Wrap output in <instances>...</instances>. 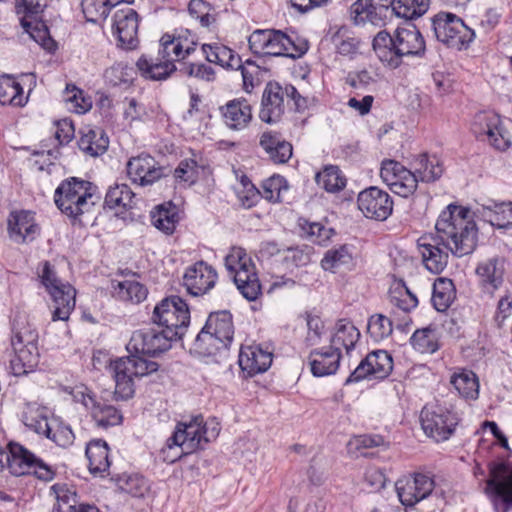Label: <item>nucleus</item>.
I'll return each mask as SVG.
<instances>
[{
  "label": "nucleus",
  "mask_w": 512,
  "mask_h": 512,
  "mask_svg": "<svg viewBox=\"0 0 512 512\" xmlns=\"http://www.w3.org/2000/svg\"><path fill=\"white\" fill-rule=\"evenodd\" d=\"M469 214V209L449 204L436 221L435 234L418 239V248L427 270L441 273L448 264L449 252L462 257L474 251L478 230Z\"/></svg>",
  "instance_id": "f257e3e1"
},
{
  "label": "nucleus",
  "mask_w": 512,
  "mask_h": 512,
  "mask_svg": "<svg viewBox=\"0 0 512 512\" xmlns=\"http://www.w3.org/2000/svg\"><path fill=\"white\" fill-rule=\"evenodd\" d=\"M176 341L161 328H144L133 332L126 348L127 357L118 358L110 363L115 380L116 399L127 400L134 394V378L156 372L159 365L140 355L157 356L171 348Z\"/></svg>",
  "instance_id": "f03ea898"
},
{
  "label": "nucleus",
  "mask_w": 512,
  "mask_h": 512,
  "mask_svg": "<svg viewBox=\"0 0 512 512\" xmlns=\"http://www.w3.org/2000/svg\"><path fill=\"white\" fill-rule=\"evenodd\" d=\"M99 200L97 186L79 177L62 180L54 192L56 207L74 226L83 225V216L91 213Z\"/></svg>",
  "instance_id": "7ed1b4c3"
},
{
  "label": "nucleus",
  "mask_w": 512,
  "mask_h": 512,
  "mask_svg": "<svg viewBox=\"0 0 512 512\" xmlns=\"http://www.w3.org/2000/svg\"><path fill=\"white\" fill-rule=\"evenodd\" d=\"M373 50L381 62L396 68L404 56H422L425 52V40L411 22L398 27L393 35L383 30L373 39Z\"/></svg>",
  "instance_id": "20e7f679"
},
{
  "label": "nucleus",
  "mask_w": 512,
  "mask_h": 512,
  "mask_svg": "<svg viewBox=\"0 0 512 512\" xmlns=\"http://www.w3.org/2000/svg\"><path fill=\"white\" fill-rule=\"evenodd\" d=\"M38 332L25 319L15 318L11 345L15 353L11 366L15 375L27 374L38 364Z\"/></svg>",
  "instance_id": "39448f33"
},
{
  "label": "nucleus",
  "mask_w": 512,
  "mask_h": 512,
  "mask_svg": "<svg viewBox=\"0 0 512 512\" xmlns=\"http://www.w3.org/2000/svg\"><path fill=\"white\" fill-rule=\"evenodd\" d=\"M221 430L216 419L204 422L203 416L192 417L188 422H179L169 437L171 445H180L185 454L203 449L204 446L217 438Z\"/></svg>",
  "instance_id": "423d86ee"
},
{
  "label": "nucleus",
  "mask_w": 512,
  "mask_h": 512,
  "mask_svg": "<svg viewBox=\"0 0 512 512\" xmlns=\"http://www.w3.org/2000/svg\"><path fill=\"white\" fill-rule=\"evenodd\" d=\"M9 451L0 446V470L7 467L11 474L21 476L33 473L38 479L51 481L55 470L42 459L18 443H10Z\"/></svg>",
  "instance_id": "0eeeda50"
},
{
  "label": "nucleus",
  "mask_w": 512,
  "mask_h": 512,
  "mask_svg": "<svg viewBox=\"0 0 512 512\" xmlns=\"http://www.w3.org/2000/svg\"><path fill=\"white\" fill-rule=\"evenodd\" d=\"M151 320L170 337L181 340L190 324L188 304L179 296L166 297L155 305Z\"/></svg>",
  "instance_id": "6e6552de"
},
{
  "label": "nucleus",
  "mask_w": 512,
  "mask_h": 512,
  "mask_svg": "<svg viewBox=\"0 0 512 512\" xmlns=\"http://www.w3.org/2000/svg\"><path fill=\"white\" fill-rule=\"evenodd\" d=\"M39 277L52 299V321H67L75 308V288L59 279L48 261L43 262Z\"/></svg>",
  "instance_id": "1a4fd4ad"
},
{
  "label": "nucleus",
  "mask_w": 512,
  "mask_h": 512,
  "mask_svg": "<svg viewBox=\"0 0 512 512\" xmlns=\"http://www.w3.org/2000/svg\"><path fill=\"white\" fill-rule=\"evenodd\" d=\"M225 266L233 274L234 283L245 299L255 301L261 295V284L255 266L243 248H231L225 257Z\"/></svg>",
  "instance_id": "9d476101"
},
{
  "label": "nucleus",
  "mask_w": 512,
  "mask_h": 512,
  "mask_svg": "<svg viewBox=\"0 0 512 512\" xmlns=\"http://www.w3.org/2000/svg\"><path fill=\"white\" fill-rule=\"evenodd\" d=\"M484 492L497 512L512 509V464L508 462H490L489 478Z\"/></svg>",
  "instance_id": "9b49d317"
},
{
  "label": "nucleus",
  "mask_w": 512,
  "mask_h": 512,
  "mask_svg": "<svg viewBox=\"0 0 512 512\" xmlns=\"http://www.w3.org/2000/svg\"><path fill=\"white\" fill-rule=\"evenodd\" d=\"M431 28L436 39L449 47L462 49L475 38V32L457 15L439 12L431 19Z\"/></svg>",
  "instance_id": "f8f14e48"
},
{
  "label": "nucleus",
  "mask_w": 512,
  "mask_h": 512,
  "mask_svg": "<svg viewBox=\"0 0 512 512\" xmlns=\"http://www.w3.org/2000/svg\"><path fill=\"white\" fill-rule=\"evenodd\" d=\"M420 422L424 433L436 442L449 439L459 422L456 412L439 403L423 407Z\"/></svg>",
  "instance_id": "ddd939ff"
},
{
  "label": "nucleus",
  "mask_w": 512,
  "mask_h": 512,
  "mask_svg": "<svg viewBox=\"0 0 512 512\" xmlns=\"http://www.w3.org/2000/svg\"><path fill=\"white\" fill-rule=\"evenodd\" d=\"M471 131L476 138L486 141L498 151H505L511 146L509 132L504 127L501 117L494 111H480L474 115Z\"/></svg>",
  "instance_id": "4468645a"
},
{
  "label": "nucleus",
  "mask_w": 512,
  "mask_h": 512,
  "mask_svg": "<svg viewBox=\"0 0 512 512\" xmlns=\"http://www.w3.org/2000/svg\"><path fill=\"white\" fill-rule=\"evenodd\" d=\"M139 15L130 8L117 9L112 16V32L119 46L125 49H135L138 39Z\"/></svg>",
  "instance_id": "2eb2a0df"
},
{
  "label": "nucleus",
  "mask_w": 512,
  "mask_h": 512,
  "mask_svg": "<svg viewBox=\"0 0 512 512\" xmlns=\"http://www.w3.org/2000/svg\"><path fill=\"white\" fill-rule=\"evenodd\" d=\"M357 204L365 217L378 221L386 220L393 211V200L390 195L376 186L361 191Z\"/></svg>",
  "instance_id": "dca6fc26"
},
{
  "label": "nucleus",
  "mask_w": 512,
  "mask_h": 512,
  "mask_svg": "<svg viewBox=\"0 0 512 512\" xmlns=\"http://www.w3.org/2000/svg\"><path fill=\"white\" fill-rule=\"evenodd\" d=\"M127 173L133 183L149 186L168 175L167 168L160 166L154 157L141 154L127 163Z\"/></svg>",
  "instance_id": "f3484780"
},
{
  "label": "nucleus",
  "mask_w": 512,
  "mask_h": 512,
  "mask_svg": "<svg viewBox=\"0 0 512 512\" xmlns=\"http://www.w3.org/2000/svg\"><path fill=\"white\" fill-rule=\"evenodd\" d=\"M74 397L90 410L98 427L108 428L121 424L123 417L120 411L112 405L98 401L87 388L83 391H77Z\"/></svg>",
  "instance_id": "a211bd4d"
},
{
  "label": "nucleus",
  "mask_w": 512,
  "mask_h": 512,
  "mask_svg": "<svg viewBox=\"0 0 512 512\" xmlns=\"http://www.w3.org/2000/svg\"><path fill=\"white\" fill-rule=\"evenodd\" d=\"M217 272L204 261L188 267L183 276V284L192 296L207 293L216 283Z\"/></svg>",
  "instance_id": "6ab92c4d"
},
{
  "label": "nucleus",
  "mask_w": 512,
  "mask_h": 512,
  "mask_svg": "<svg viewBox=\"0 0 512 512\" xmlns=\"http://www.w3.org/2000/svg\"><path fill=\"white\" fill-rule=\"evenodd\" d=\"M308 48L307 40L299 37L293 38L281 30L271 29V37L266 55L297 59L302 57L308 51Z\"/></svg>",
  "instance_id": "aec40b11"
},
{
  "label": "nucleus",
  "mask_w": 512,
  "mask_h": 512,
  "mask_svg": "<svg viewBox=\"0 0 512 512\" xmlns=\"http://www.w3.org/2000/svg\"><path fill=\"white\" fill-rule=\"evenodd\" d=\"M7 222L9 237L19 244L32 242L40 232L34 213L30 211H13Z\"/></svg>",
  "instance_id": "412c9836"
},
{
  "label": "nucleus",
  "mask_w": 512,
  "mask_h": 512,
  "mask_svg": "<svg viewBox=\"0 0 512 512\" xmlns=\"http://www.w3.org/2000/svg\"><path fill=\"white\" fill-rule=\"evenodd\" d=\"M283 88L275 82L267 83L261 100L259 118L268 124L277 123L284 114Z\"/></svg>",
  "instance_id": "4be33fe9"
},
{
  "label": "nucleus",
  "mask_w": 512,
  "mask_h": 512,
  "mask_svg": "<svg viewBox=\"0 0 512 512\" xmlns=\"http://www.w3.org/2000/svg\"><path fill=\"white\" fill-rule=\"evenodd\" d=\"M273 354L261 345L242 346L239 353V366L248 376L263 373L272 364Z\"/></svg>",
  "instance_id": "5701e85b"
},
{
  "label": "nucleus",
  "mask_w": 512,
  "mask_h": 512,
  "mask_svg": "<svg viewBox=\"0 0 512 512\" xmlns=\"http://www.w3.org/2000/svg\"><path fill=\"white\" fill-rule=\"evenodd\" d=\"M224 124L231 130L246 128L252 121V107L247 99L241 97L228 101L219 108Z\"/></svg>",
  "instance_id": "b1692460"
},
{
  "label": "nucleus",
  "mask_w": 512,
  "mask_h": 512,
  "mask_svg": "<svg viewBox=\"0 0 512 512\" xmlns=\"http://www.w3.org/2000/svg\"><path fill=\"white\" fill-rule=\"evenodd\" d=\"M311 373L324 377L336 373L341 360L339 348L323 347L311 350L308 356Z\"/></svg>",
  "instance_id": "393cba45"
},
{
  "label": "nucleus",
  "mask_w": 512,
  "mask_h": 512,
  "mask_svg": "<svg viewBox=\"0 0 512 512\" xmlns=\"http://www.w3.org/2000/svg\"><path fill=\"white\" fill-rule=\"evenodd\" d=\"M504 273L505 260L500 257L482 261L476 268L480 286L484 292L491 295L502 285Z\"/></svg>",
  "instance_id": "a878e982"
},
{
  "label": "nucleus",
  "mask_w": 512,
  "mask_h": 512,
  "mask_svg": "<svg viewBox=\"0 0 512 512\" xmlns=\"http://www.w3.org/2000/svg\"><path fill=\"white\" fill-rule=\"evenodd\" d=\"M136 66L143 77L154 81L166 80L172 73L179 71V67L175 63L159 55L155 58L141 56L137 60Z\"/></svg>",
  "instance_id": "bb28decb"
},
{
  "label": "nucleus",
  "mask_w": 512,
  "mask_h": 512,
  "mask_svg": "<svg viewBox=\"0 0 512 512\" xmlns=\"http://www.w3.org/2000/svg\"><path fill=\"white\" fill-rule=\"evenodd\" d=\"M206 329H209L224 345V349H227L234 336L232 314L228 310L210 313L206 320Z\"/></svg>",
  "instance_id": "cd10ccee"
},
{
  "label": "nucleus",
  "mask_w": 512,
  "mask_h": 512,
  "mask_svg": "<svg viewBox=\"0 0 512 512\" xmlns=\"http://www.w3.org/2000/svg\"><path fill=\"white\" fill-rule=\"evenodd\" d=\"M477 214L484 221L499 229L512 226V202L496 203L489 200L487 204H483L480 209H477Z\"/></svg>",
  "instance_id": "c85d7f7f"
},
{
  "label": "nucleus",
  "mask_w": 512,
  "mask_h": 512,
  "mask_svg": "<svg viewBox=\"0 0 512 512\" xmlns=\"http://www.w3.org/2000/svg\"><path fill=\"white\" fill-rule=\"evenodd\" d=\"M402 173L408 176L406 179L405 188L402 185H395V189L398 190V195L404 198L412 195L417 189L416 175L412 171L406 169L401 163L395 160H384L380 169V177L383 181H392L395 179V175Z\"/></svg>",
  "instance_id": "c756f323"
},
{
  "label": "nucleus",
  "mask_w": 512,
  "mask_h": 512,
  "mask_svg": "<svg viewBox=\"0 0 512 512\" xmlns=\"http://www.w3.org/2000/svg\"><path fill=\"white\" fill-rule=\"evenodd\" d=\"M78 146L85 154L96 157L104 154L109 147V138L100 128L85 127L79 132Z\"/></svg>",
  "instance_id": "7c9ffc66"
},
{
  "label": "nucleus",
  "mask_w": 512,
  "mask_h": 512,
  "mask_svg": "<svg viewBox=\"0 0 512 512\" xmlns=\"http://www.w3.org/2000/svg\"><path fill=\"white\" fill-rule=\"evenodd\" d=\"M202 50L206 60L210 63L218 64L225 69L236 70L242 67V59L229 47L222 44H204Z\"/></svg>",
  "instance_id": "2f4dec72"
},
{
  "label": "nucleus",
  "mask_w": 512,
  "mask_h": 512,
  "mask_svg": "<svg viewBox=\"0 0 512 512\" xmlns=\"http://www.w3.org/2000/svg\"><path fill=\"white\" fill-rule=\"evenodd\" d=\"M86 457L89 461V470L94 475H102L110 467L109 448L104 440H92L87 444Z\"/></svg>",
  "instance_id": "473e14b6"
},
{
  "label": "nucleus",
  "mask_w": 512,
  "mask_h": 512,
  "mask_svg": "<svg viewBox=\"0 0 512 512\" xmlns=\"http://www.w3.org/2000/svg\"><path fill=\"white\" fill-rule=\"evenodd\" d=\"M360 338V332L355 325L347 320L340 319L335 325V332L330 338L331 348H339L343 346L346 353L349 354L352 351Z\"/></svg>",
  "instance_id": "72a5a7b5"
},
{
  "label": "nucleus",
  "mask_w": 512,
  "mask_h": 512,
  "mask_svg": "<svg viewBox=\"0 0 512 512\" xmlns=\"http://www.w3.org/2000/svg\"><path fill=\"white\" fill-rule=\"evenodd\" d=\"M192 45L184 46L180 37L164 34L160 39L158 55L164 59L180 62L194 52Z\"/></svg>",
  "instance_id": "f704fd0d"
},
{
  "label": "nucleus",
  "mask_w": 512,
  "mask_h": 512,
  "mask_svg": "<svg viewBox=\"0 0 512 512\" xmlns=\"http://www.w3.org/2000/svg\"><path fill=\"white\" fill-rule=\"evenodd\" d=\"M417 182H434L443 174V165L436 157H429L427 154L420 155L413 163Z\"/></svg>",
  "instance_id": "c9c22d12"
},
{
  "label": "nucleus",
  "mask_w": 512,
  "mask_h": 512,
  "mask_svg": "<svg viewBox=\"0 0 512 512\" xmlns=\"http://www.w3.org/2000/svg\"><path fill=\"white\" fill-rule=\"evenodd\" d=\"M27 97L24 95L23 87L10 75L0 76V103L22 107L26 104Z\"/></svg>",
  "instance_id": "e433bc0d"
},
{
  "label": "nucleus",
  "mask_w": 512,
  "mask_h": 512,
  "mask_svg": "<svg viewBox=\"0 0 512 512\" xmlns=\"http://www.w3.org/2000/svg\"><path fill=\"white\" fill-rule=\"evenodd\" d=\"M450 383L465 399L476 400L479 396V381L477 375L471 370H461L454 373Z\"/></svg>",
  "instance_id": "4c0bfd02"
},
{
  "label": "nucleus",
  "mask_w": 512,
  "mask_h": 512,
  "mask_svg": "<svg viewBox=\"0 0 512 512\" xmlns=\"http://www.w3.org/2000/svg\"><path fill=\"white\" fill-rule=\"evenodd\" d=\"M135 205V193L127 184H115L106 193L104 206L109 209H130Z\"/></svg>",
  "instance_id": "58836bf2"
},
{
  "label": "nucleus",
  "mask_w": 512,
  "mask_h": 512,
  "mask_svg": "<svg viewBox=\"0 0 512 512\" xmlns=\"http://www.w3.org/2000/svg\"><path fill=\"white\" fill-rule=\"evenodd\" d=\"M455 298V286L448 278H438L433 284L432 304L439 312L446 311Z\"/></svg>",
  "instance_id": "ea45409f"
},
{
  "label": "nucleus",
  "mask_w": 512,
  "mask_h": 512,
  "mask_svg": "<svg viewBox=\"0 0 512 512\" xmlns=\"http://www.w3.org/2000/svg\"><path fill=\"white\" fill-rule=\"evenodd\" d=\"M221 349H224V345L209 329H206V324L196 335L191 347L192 351L201 356L214 355Z\"/></svg>",
  "instance_id": "a19ab883"
},
{
  "label": "nucleus",
  "mask_w": 512,
  "mask_h": 512,
  "mask_svg": "<svg viewBox=\"0 0 512 512\" xmlns=\"http://www.w3.org/2000/svg\"><path fill=\"white\" fill-rule=\"evenodd\" d=\"M114 294L122 301L140 303L147 297V289L140 282L125 280L113 285Z\"/></svg>",
  "instance_id": "79ce46f5"
},
{
  "label": "nucleus",
  "mask_w": 512,
  "mask_h": 512,
  "mask_svg": "<svg viewBox=\"0 0 512 512\" xmlns=\"http://www.w3.org/2000/svg\"><path fill=\"white\" fill-rule=\"evenodd\" d=\"M23 422L28 428L47 438L52 433V426L48 422L45 408L28 407V410L23 415Z\"/></svg>",
  "instance_id": "37998d69"
},
{
  "label": "nucleus",
  "mask_w": 512,
  "mask_h": 512,
  "mask_svg": "<svg viewBox=\"0 0 512 512\" xmlns=\"http://www.w3.org/2000/svg\"><path fill=\"white\" fill-rule=\"evenodd\" d=\"M429 8V0H394L392 11L396 16L412 20L422 16Z\"/></svg>",
  "instance_id": "c03bdc74"
},
{
  "label": "nucleus",
  "mask_w": 512,
  "mask_h": 512,
  "mask_svg": "<svg viewBox=\"0 0 512 512\" xmlns=\"http://www.w3.org/2000/svg\"><path fill=\"white\" fill-rule=\"evenodd\" d=\"M316 183L327 192H338L346 185L345 178L341 175V171L337 166H326L315 176Z\"/></svg>",
  "instance_id": "a18cd8bd"
},
{
  "label": "nucleus",
  "mask_w": 512,
  "mask_h": 512,
  "mask_svg": "<svg viewBox=\"0 0 512 512\" xmlns=\"http://www.w3.org/2000/svg\"><path fill=\"white\" fill-rule=\"evenodd\" d=\"M49 0H15V10L18 15H21V25L26 32H30L31 21L27 18H33L39 15L43 9L48 5Z\"/></svg>",
  "instance_id": "49530a36"
},
{
  "label": "nucleus",
  "mask_w": 512,
  "mask_h": 512,
  "mask_svg": "<svg viewBox=\"0 0 512 512\" xmlns=\"http://www.w3.org/2000/svg\"><path fill=\"white\" fill-rule=\"evenodd\" d=\"M410 342L420 353L433 354L439 348L435 329L430 326L416 330L411 336Z\"/></svg>",
  "instance_id": "de8ad7c7"
},
{
  "label": "nucleus",
  "mask_w": 512,
  "mask_h": 512,
  "mask_svg": "<svg viewBox=\"0 0 512 512\" xmlns=\"http://www.w3.org/2000/svg\"><path fill=\"white\" fill-rule=\"evenodd\" d=\"M372 376L375 379L386 378L393 369L392 356L385 350H377L367 355Z\"/></svg>",
  "instance_id": "09e8293b"
},
{
  "label": "nucleus",
  "mask_w": 512,
  "mask_h": 512,
  "mask_svg": "<svg viewBox=\"0 0 512 512\" xmlns=\"http://www.w3.org/2000/svg\"><path fill=\"white\" fill-rule=\"evenodd\" d=\"M351 260L352 255L348 245H341L338 248H332L326 251L321 260V266L326 271L334 272L340 266L349 264Z\"/></svg>",
  "instance_id": "8fccbe9b"
},
{
  "label": "nucleus",
  "mask_w": 512,
  "mask_h": 512,
  "mask_svg": "<svg viewBox=\"0 0 512 512\" xmlns=\"http://www.w3.org/2000/svg\"><path fill=\"white\" fill-rule=\"evenodd\" d=\"M152 224L160 231L169 235L172 234L178 222V215L174 210L158 207L157 211L151 212Z\"/></svg>",
  "instance_id": "3c124183"
},
{
  "label": "nucleus",
  "mask_w": 512,
  "mask_h": 512,
  "mask_svg": "<svg viewBox=\"0 0 512 512\" xmlns=\"http://www.w3.org/2000/svg\"><path fill=\"white\" fill-rule=\"evenodd\" d=\"M367 330L375 341L383 340L393 331L392 321L382 314L372 315L368 320Z\"/></svg>",
  "instance_id": "603ef678"
},
{
  "label": "nucleus",
  "mask_w": 512,
  "mask_h": 512,
  "mask_svg": "<svg viewBox=\"0 0 512 512\" xmlns=\"http://www.w3.org/2000/svg\"><path fill=\"white\" fill-rule=\"evenodd\" d=\"M119 3L120 1L115 2L114 0H86L82 4L83 13L87 21L96 23L98 18L93 17L94 11L99 14V17L105 19L108 17L111 8L115 7Z\"/></svg>",
  "instance_id": "864d4df0"
},
{
  "label": "nucleus",
  "mask_w": 512,
  "mask_h": 512,
  "mask_svg": "<svg viewBox=\"0 0 512 512\" xmlns=\"http://www.w3.org/2000/svg\"><path fill=\"white\" fill-rule=\"evenodd\" d=\"M395 488L399 500L405 506H413L422 500L421 496L418 494L414 477L411 479L398 480L395 483Z\"/></svg>",
  "instance_id": "5fc2aeb1"
},
{
  "label": "nucleus",
  "mask_w": 512,
  "mask_h": 512,
  "mask_svg": "<svg viewBox=\"0 0 512 512\" xmlns=\"http://www.w3.org/2000/svg\"><path fill=\"white\" fill-rule=\"evenodd\" d=\"M213 10L211 4L205 0H191L188 5L190 15L199 20L203 27H209L215 22Z\"/></svg>",
  "instance_id": "6e6d98bb"
},
{
  "label": "nucleus",
  "mask_w": 512,
  "mask_h": 512,
  "mask_svg": "<svg viewBox=\"0 0 512 512\" xmlns=\"http://www.w3.org/2000/svg\"><path fill=\"white\" fill-rule=\"evenodd\" d=\"M179 72L182 75L194 77L204 81H213L215 79L214 69L204 63H179Z\"/></svg>",
  "instance_id": "4d7b16f0"
},
{
  "label": "nucleus",
  "mask_w": 512,
  "mask_h": 512,
  "mask_svg": "<svg viewBox=\"0 0 512 512\" xmlns=\"http://www.w3.org/2000/svg\"><path fill=\"white\" fill-rule=\"evenodd\" d=\"M262 196L270 202H281L282 191H287L288 186L286 180L281 176H273L262 185Z\"/></svg>",
  "instance_id": "13d9d810"
},
{
  "label": "nucleus",
  "mask_w": 512,
  "mask_h": 512,
  "mask_svg": "<svg viewBox=\"0 0 512 512\" xmlns=\"http://www.w3.org/2000/svg\"><path fill=\"white\" fill-rule=\"evenodd\" d=\"M65 93L67 95L66 101L72 105L71 109L78 113L83 114L90 110L92 107V102L89 98H86L83 94V91L77 88L73 84H68L66 86Z\"/></svg>",
  "instance_id": "bf43d9fd"
},
{
  "label": "nucleus",
  "mask_w": 512,
  "mask_h": 512,
  "mask_svg": "<svg viewBox=\"0 0 512 512\" xmlns=\"http://www.w3.org/2000/svg\"><path fill=\"white\" fill-rule=\"evenodd\" d=\"M307 335L305 344L307 347L317 346L321 343L324 333V323L320 317L307 314Z\"/></svg>",
  "instance_id": "052dcab7"
},
{
  "label": "nucleus",
  "mask_w": 512,
  "mask_h": 512,
  "mask_svg": "<svg viewBox=\"0 0 512 512\" xmlns=\"http://www.w3.org/2000/svg\"><path fill=\"white\" fill-rule=\"evenodd\" d=\"M121 489L133 497L141 498L149 491V485L143 476L134 474L126 478Z\"/></svg>",
  "instance_id": "680f3d73"
},
{
  "label": "nucleus",
  "mask_w": 512,
  "mask_h": 512,
  "mask_svg": "<svg viewBox=\"0 0 512 512\" xmlns=\"http://www.w3.org/2000/svg\"><path fill=\"white\" fill-rule=\"evenodd\" d=\"M174 176L177 180L194 184L198 178V165L193 159H184L180 161L174 171Z\"/></svg>",
  "instance_id": "e2e57ef3"
},
{
  "label": "nucleus",
  "mask_w": 512,
  "mask_h": 512,
  "mask_svg": "<svg viewBox=\"0 0 512 512\" xmlns=\"http://www.w3.org/2000/svg\"><path fill=\"white\" fill-rule=\"evenodd\" d=\"M271 29H257L248 38L249 48L254 54L266 55Z\"/></svg>",
  "instance_id": "0e129e2a"
},
{
  "label": "nucleus",
  "mask_w": 512,
  "mask_h": 512,
  "mask_svg": "<svg viewBox=\"0 0 512 512\" xmlns=\"http://www.w3.org/2000/svg\"><path fill=\"white\" fill-rule=\"evenodd\" d=\"M306 233L310 240L320 246H324L331 239L334 234V230L332 228H327L321 223L313 222L305 228Z\"/></svg>",
  "instance_id": "69168bd1"
},
{
  "label": "nucleus",
  "mask_w": 512,
  "mask_h": 512,
  "mask_svg": "<svg viewBox=\"0 0 512 512\" xmlns=\"http://www.w3.org/2000/svg\"><path fill=\"white\" fill-rule=\"evenodd\" d=\"M60 447H68L73 444L75 436L70 426L59 423L56 428L52 427L50 437Z\"/></svg>",
  "instance_id": "338daca9"
},
{
  "label": "nucleus",
  "mask_w": 512,
  "mask_h": 512,
  "mask_svg": "<svg viewBox=\"0 0 512 512\" xmlns=\"http://www.w3.org/2000/svg\"><path fill=\"white\" fill-rule=\"evenodd\" d=\"M375 82V76L367 70L350 72L346 78V83L355 89H365Z\"/></svg>",
  "instance_id": "774afa93"
}]
</instances>
